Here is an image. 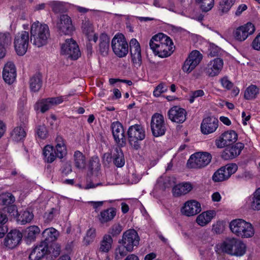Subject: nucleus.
Listing matches in <instances>:
<instances>
[{"instance_id": "obj_1", "label": "nucleus", "mask_w": 260, "mask_h": 260, "mask_svg": "<svg viewBox=\"0 0 260 260\" xmlns=\"http://www.w3.org/2000/svg\"><path fill=\"white\" fill-rule=\"evenodd\" d=\"M149 46L153 53L161 58L170 56L174 51L172 40L162 33L153 36L150 40Z\"/></svg>"}, {"instance_id": "obj_2", "label": "nucleus", "mask_w": 260, "mask_h": 260, "mask_svg": "<svg viewBox=\"0 0 260 260\" xmlns=\"http://www.w3.org/2000/svg\"><path fill=\"white\" fill-rule=\"evenodd\" d=\"M232 232L242 238L252 237L255 233L253 225L242 219L233 220L230 223Z\"/></svg>"}, {"instance_id": "obj_3", "label": "nucleus", "mask_w": 260, "mask_h": 260, "mask_svg": "<svg viewBox=\"0 0 260 260\" xmlns=\"http://www.w3.org/2000/svg\"><path fill=\"white\" fill-rule=\"evenodd\" d=\"M128 139L129 144L135 150L140 148L139 141L145 138V131L140 124H134L129 127L127 131Z\"/></svg>"}, {"instance_id": "obj_4", "label": "nucleus", "mask_w": 260, "mask_h": 260, "mask_svg": "<svg viewBox=\"0 0 260 260\" xmlns=\"http://www.w3.org/2000/svg\"><path fill=\"white\" fill-rule=\"evenodd\" d=\"M246 246L241 240L235 238L226 240L222 245V250L226 253L236 256H242L246 252Z\"/></svg>"}, {"instance_id": "obj_5", "label": "nucleus", "mask_w": 260, "mask_h": 260, "mask_svg": "<svg viewBox=\"0 0 260 260\" xmlns=\"http://www.w3.org/2000/svg\"><path fill=\"white\" fill-rule=\"evenodd\" d=\"M34 26L35 29V34H34V44L40 47L47 43L50 36L49 27L47 25L41 24L38 21L34 22Z\"/></svg>"}, {"instance_id": "obj_6", "label": "nucleus", "mask_w": 260, "mask_h": 260, "mask_svg": "<svg viewBox=\"0 0 260 260\" xmlns=\"http://www.w3.org/2000/svg\"><path fill=\"white\" fill-rule=\"evenodd\" d=\"M211 155L206 152H200L191 155L188 160L187 166L190 168L200 169L207 166L211 161Z\"/></svg>"}, {"instance_id": "obj_7", "label": "nucleus", "mask_w": 260, "mask_h": 260, "mask_svg": "<svg viewBox=\"0 0 260 260\" xmlns=\"http://www.w3.org/2000/svg\"><path fill=\"white\" fill-rule=\"evenodd\" d=\"M111 46L114 53L119 57H124L128 53V45L122 34H117L114 37Z\"/></svg>"}, {"instance_id": "obj_8", "label": "nucleus", "mask_w": 260, "mask_h": 260, "mask_svg": "<svg viewBox=\"0 0 260 260\" xmlns=\"http://www.w3.org/2000/svg\"><path fill=\"white\" fill-rule=\"evenodd\" d=\"M202 59L203 55L199 51L193 50L185 60L182 67V71L187 74L191 73L200 63Z\"/></svg>"}, {"instance_id": "obj_9", "label": "nucleus", "mask_w": 260, "mask_h": 260, "mask_svg": "<svg viewBox=\"0 0 260 260\" xmlns=\"http://www.w3.org/2000/svg\"><path fill=\"white\" fill-rule=\"evenodd\" d=\"M29 42V34L27 31H23L18 33L14 40V47L17 54L23 55L27 51Z\"/></svg>"}, {"instance_id": "obj_10", "label": "nucleus", "mask_w": 260, "mask_h": 260, "mask_svg": "<svg viewBox=\"0 0 260 260\" xmlns=\"http://www.w3.org/2000/svg\"><path fill=\"white\" fill-rule=\"evenodd\" d=\"M151 128L152 134L155 137L164 135L166 131L164 117L160 114H154L151 118Z\"/></svg>"}, {"instance_id": "obj_11", "label": "nucleus", "mask_w": 260, "mask_h": 260, "mask_svg": "<svg viewBox=\"0 0 260 260\" xmlns=\"http://www.w3.org/2000/svg\"><path fill=\"white\" fill-rule=\"evenodd\" d=\"M237 169L238 166L236 164H228L215 172L212 176V179L215 182L223 181L235 173Z\"/></svg>"}, {"instance_id": "obj_12", "label": "nucleus", "mask_w": 260, "mask_h": 260, "mask_svg": "<svg viewBox=\"0 0 260 260\" xmlns=\"http://www.w3.org/2000/svg\"><path fill=\"white\" fill-rule=\"evenodd\" d=\"M61 53L76 60L80 56V51L76 42L72 39H67L61 46Z\"/></svg>"}, {"instance_id": "obj_13", "label": "nucleus", "mask_w": 260, "mask_h": 260, "mask_svg": "<svg viewBox=\"0 0 260 260\" xmlns=\"http://www.w3.org/2000/svg\"><path fill=\"white\" fill-rule=\"evenodd\" d=\"M223 61L220 58L211 60L204 67L203 71L206 76L213 77L218 75L222 69Z\"/></svg>"}, {"instance_id": "obj_14", "label": "nucleus", "mask_w": 260, "mask_h": 260, "mask_svg": "<svg viewBox=\"0 0 260 260\" xmlns=\"http://www.w3.org/2000/svg\"><path fill=\"white\" fill-rule=\"evenodd\" d=\"M56 26L61 35H71L74 30L71 18L65 14L60 16Z\"/></svg>"}, {"instance_id": "obj_15", "label": "nucleus", "mask_w": 260, "mask_h": 260, "mask_svg": "<svg viewBox=\"0 0 260 260\" xmlns=\"http://www.w3.org/2000/svg\"><path fill=\"white\" fill-rule=\"evenodd\" d=\"M139 241L140 238L136 231L130 229L123 233L121 242L120 243L125 245L128 249L133 250L134 247L139 245Z\"/></svg>"}, {"instance_id": "obj_16", "label": "nucleus", "mask_w": 260, "mask_h": 260, "mask_svg": "<svg viewBox=\"0 0 260 260\" xmlns=\"http://www.w3.org/2000/svg\"><path fill=\"white\" fill-rule=\"evenodd\" d=\"M22 236V234L19 230H11L5 238L4 245L9 249H13L20 243Z\"/></svg>"}, {"instance_id": "obj_17", "label": "nucleus", "mask_w": 260, "mask_h": 260, "mask_svg": "<svg viewBox=\"0 0 260 260\" xmlns=\"http://www.w3.org/2000/svg\"><path fill=\"white\" fill-rule=\"evenodd\" d=\"M254 31L255 27L254 25L250 22H248L237 28L234 31V36L236 40L239 41H244Z\"/></svg>"}, {"instance_id": "obj_18", "label": "nucleus", "mask_w": 260, "mask_h": 260, "mask_svg": "<svg viewBox=\"0 0 260 260\" xmlns=\"http://www.w3.org/2000/svg\"><path fill=\"white\" fill-rule=\"evenodd\" d=\"M238 138L237 134L233 130L225 132L215 141V144L218 148H223L235 143Z\"/></svg>"}, {"instance_id": "obj_19", "label": "nucleus", "mask_w": 260, "mask_h": 260, "mask_svg": "<svg viewBox=\"0 0 260 260\" xmlns=\"http://www.w3.org/2000/svg\"><path fill=\"white\" fill-rule=\"evenodd\" d=\"M130 54L132 61L135 66L140 67L142 62L140 44L136 39L133 38L129 42Z\"/></svg>"}, {"instance_id": "obj_20", "label": "nucleus", "mask_w": 260, "mask_h": 260, "mask_svg": "<svg viewBox=\"0 0 260 260\" xmlns=\"http://www.w3.org/2000/svg\"><path fill=\"white\" fill-rule=\"evenodd\" d=\"M218 120L214 116L204 118L201 124V132L204 135L214 133L218 127Z\"/></svg>"}, {"instance_id": "obj_21", "label": "nucleus", "mask_w": 260, "mask_h": 260, "mask_svg": "<svg viewBox=\"0 0 260 260\" xmlns=\"http://www.w3.org/2000/svg\"><path fill=\"white\" fill-rule=\"evenodd\" d=\"M201 211L199 202L195 200L186 202L181 209L182 213L187 216H191L199 213Z\"/></svg>"}, {"instance_id": "obj_22", "label": "nucleus", "mask_w": 260, "mask_h": 260, "mask_svg": "<svg viewBox=\"0 0 260 260\" xmlns=\"http://www.w3.org/2000/svg\"><path fill=\"white\" fill-rule=\"evenodd\" d=\"M113 157V161L114 165L118 168L123 167L125 164L124 155L121 148L117 147L115 148L112 156L110 153H105L104 159L106 158V161L109 162Z\"/></svg>"}, {"instance_id": "obj_23", "label": "nucleus", "mask_w": 260, "mask_h": 260, "mask_svg": "<svg viewBox=\"0 0 260 260\" xmlns=\"http://www.w3.org/2000/svg\"><path fill=\"white\" fill-rule=\"evenodd\" d=\"M16 77V67L12 62L9 61L5 65L3 69V79L8 84H11L15 81Z\"/></svg>"}, {"instance_id": "obj_24", "label": "nucleus", "mask_w": 260, "mask_h": 260, "mask_svg": "<svg viewBox=\"0 0 260 260\" xmlns=\"http://www.w3.org/2000/svg\"><path fill=\"white\" fill-rule=\"evenodd\" d=\"M243 148V144L237 143L231 147L226 148L222 152L221 157L225 160L233 159L240 154Z\"/></svg>"}, {"instance_id": "obj_25", "label": "nucleus", "mask_w": 260, "mask_h": 260, "mask_svg": "<svg viewBox=\"0 0 260 260\" xmlns=\"http://www.w3.org/2000/svg\"><path fill=\"white\" fill-rule=\"evenodd\" d=\"M186 112L181 108L175 106L168 112L169 119L176 123H183L186 119Z\"/></svg>"}, {"instance_id": "obj_26", "label": "nucleus", "mask_w": 260, "mask_h": 260, "mask_svg": "<svg viewBox=\"0 0 260 260\" xmlns=\"http://www.w3.org/2000/svg\"><path fill=\"white\" fill-rule=\"evenodd\" d=\"M111 128L114 140L118 144H121L125 140L124 131L122 124L119 121L112 123Z\"/></svg>"}, {"instance_id": "obj_27", "label": "nucleus", "mask_w": 260, "mask_h": 260, "mask_svg": "<svg viewBox=\"0 0 260 260\" xmlns=\"http://www.w3.org/2000/svg\"><path fill=\"white\" fill-rule=\"evenodd\" d=\"M116 209L111 207L101 211L97 218L100 223L104 224L112 221L116 215Z\"/></svg>"}, {"instance_id": "obj_28", "label": "nucleus", "mask_w": 260, "mask_h": 260, "mask_svg": "<svg viewBox=\"0 0 260 260\" xmlns=\"http://www.w3.org/2000/svg\"><path fill=\"white\" fill-rule=\"evenodd\" d=\"M82 29L89 41H93L95 43L97 41L98 36L94 32L92 24L88 20L83 21Z\"/></svg>"}, {"instance_id": "obj_29", "label": "nucleus", "mask_w": 260, "mask_h": 260, "mask_svg": "<svg viewBox=\"0 0 260 260\" xmlns=\"http://www.w3.org/2000/svg\"><path fill=\"white\" fill-rule=\"evenodd\" d=\"M192 189V185L189 182H183L175 185L173 188V194L175 197H180L188 193Z\"/></svg>"}, {"instance_id": "obj_30", "label": "nucleus", "mask_w": 260, "mask_h": 260, "mask_svg": "<svg viewBox=\"0 0 260 260\" xmlns=\"http://www.w3.org/2000/svg\"><path fill=\"white\" fill-rule=\"evenodd\" d=\"M215 215L216 213L214 210L203 212L197 216L196 222L200 226H205L211 221Z\"/></svg>"}, {"instance_id": "obj_31", "label": "nucleus", "mask_w": 260, "mask_h": 260, "mask_svg": "<svg viewBox=\"0 0 260 260\" xmlns=\"http://www.w3.org/2000/svg\"><path fill=\"white\" fill-rule=\"evenodd\" d=\"M42 237L46 244L56 241L58 236L59 232L53 228H47L44 230L42 233Z\"/></svg>"}, {"instance_id": "obj_32", "label": "nucleus", "mask_w": 260, "mask_h": 260, "mask_svg": "<svg viewBox=\"0 0 260 260\" xmlns=\"http://www.w3.org/2000/svg\"><path fill=\"white\" fill-rule=\"evenodd\" d=\"M43 154L45 161L49 164L53 162L57 156L53 146L50 145L44 147Z\"/></svg>"}, {"instance_id": "obj_33", "label": "nucleus", "mask_w": 260, "mask_h": 260, "mask_svg": "<svg viewBox=\"0 0 260 260\" xmlns=\"http://www.w3.org/2000/svg\"><path fill=\"white\" fill-rule=\"evenodd\" d=\"M109 43V37L106 34H102L100 37L99 51L103 56L108 54Z\"/></svg>"}, {"instance_id": "obj_34", "label": "nucleus", "mask_w": 260, "mask_h": 260, "mask_svg": "<svg viewBox=\"0 0 260 260\" xmlns=\"http://www.w3.org/2000/svg\"><path fill=\"white\" fill-rule=\"evenodd\" d=\"M48 252V244L42 242L40 245L34 248V254L36 255L35 260H40Z\"/></svg>"}, {"instance_id": "obj_35", "label": "nucleus", "mask_w": 260, "mask_h": 260, "mask_svg": "<svg viewBox=\"0 0 260 260\" xmlns=\"http://www.w3.org/2000/svg\"><path fill=\"white\" fill-rule=\"evenodd\" d=\"M113 239L111 235H105L101 241L99 251L102 253L108 252L112 247Z\"/></svg>"}, {"instance_id": "obj_36", "label": "nucleus", "mask_w": 260, "mask_h": 260, "mask_svg": "<svg viewBox=\"0 0 260 260\" xmlns=\"http://www.w3.org/2000/svg\"><path fill=\"white\" fill-rule=\"evenodd\" d=\"M74 164L76 168L82 170L85 168L86 159L85 156L79 151H76L74 154Z\"/></svg>"}, {"instance_id": "obj_37", "label": "nucleus", "mask_w": 260, "mask_h": 260, "mask_svg": "<svg viewBox=\"0 0 260 260\" xmlns=\"http://www.w3.org/2000/svg\"><path fill=\"white\" fill-rule=\"evenodd\" d=\"M26 136L24 128L21 126H16L10 133V137L15 142H19L22 140Z\"/></svg>"}, {"instance_id": "obj_38", "label": "nucleus", "mask_w": 260, "mask_h": 260, "mask_svg": "<svg viewBox=\"0 0 260 260\" xmlns=\"http://www.w3.org/2000/svg\"><path fill=\"white\" fill-rule=\"evenodd\" d=\"M259 93V88L255 85L249 86L244 92V98L247 100L255 99Z\"/></svg>"}, {"instance_id": "obj_39", "label": "nucleus", "mask_w": 260, "mask_h": 260, "mask_svg": "<svg viewBox=\"0 0 260 260\" xmlns=\"http://www.w3.org/2000/svg\"><path fill=\"white\" fill-rule=\"evenodd\" d=\"M250 207L254 210H260V187L257 188L253 193Z\"/></svg>"}, {"instance_id": "obj_40", "label": "nucleus", "mask_w": 260, "mask_h": 260, "mask_svg": "<svg viewBox=\"0 0 260 260\" xmlns=\"http://www.w3.org/2000/svg\"><path fill=\"white\" fill-rule=\"evenodd\" d=\"M52 106L51 104L48 102V98L45 99H42L36 104L35 110L39 111L41 113H45V112L49 110Z\"/></svg>"}, {"instance_id": "obj_41", "label": "nucleus", "mask_w": 260, "mask_h": 260, "mask_svg": "<svg viewBox=\"0 0 260 260\" xmlns=\"http://www.w3.org/2000/svg\"><path fill=\"white\" fill-rule=\"evenodd\" d=\"M196 2L202 11L205 12L211 10L214 4V0H196Z\"/></svg>"}, {"instance_id": "obj_42", "label": "nucleus", "mask_w": 260, "mask_h": 260, "mask_svg": "<svg viewBox=\"0 0 260 260\" xmlns=\"http://www.w3.org/2000/svg\"><path fill=\"white\" fill-rule=\"evenodd\" d=\"M119 245L115 249L116 257L117 259H120L127 254L128 252H131L132 249H129L124 244Z\"/></svg>"}, {"instance_id": "obj_43", "label": "nucleus", "mask_w": 260, "mask_h": 260, "mask_svg": "<svg viewBox=\"0 0 260 260\" xmlns=\"http://www.w3.org/2000/svg\"><path fill=\"white\" fill-rule=\"evenodd\" d=\"M235 0H221L219 3V10L223 13L228 12L234 5Z\"/></svg>"}, {"instance_id": "obj_44", "label": "nucleus", "mask_w": 260, "mask_h": 260, "mask_svg": "<svg viewBox=\"0 0 260 260\" xmlns=\"http://www.w3.org/2000/svg\"><path fill=\"white\" fill-rule=\"evenodd\" d=\"M43 84L42 77L39 72H37L34 76V92L38 91Z\"/></svg>"}, {"instance_id": "obj_45", "label": "nucleus", "mask_w": 260, "mask_h": 260, "mask_svg": "<svg viewBox=\"0 0 260 260\" xmlns=\"http://www.w3.org/2000/svg\"><path fill=\"white\" fill-rule=\"evenodd\" d=\"M11 44V37L8 32H0V45L5 47Z\"/></svg>"}, {"instance_id": "obj_46", "label": "nucleus", "mask_w": 260, "mask_h": 260, "mask_svg": "<svg viewBox=\"0 0 260 260\" xmlns=\"http://www.w3.org/2000/svg\"><path fill=\"white\" fill-rule=\"evenodd\" d=\"M36 135L40 139H46L48 136L47 127L44 125L39 126L36 129Z\"/></svg>"}, {"instance_id": "obj_47", "label": "nucleus", "mask_w": 260, "mask_h": 260, "mask_svg": "<svg viewBox=\"0 0 260 260\" xmlns=\"http://www.w3.org/2000/svg\"><path fill=\"white\" fill-rule=\"evenodd\" d=\"M89 167L92 172H98L101 168L99 159L97 157H92L90 160Z\"/></svg>"}, {"instance_id": "obj_48", "label": "nucleus", "mask_w": 260, "mask_h": 260, "mask_svg": "<svg viewBox=\"0 0 260 260\" xmlns=\"http://www.w3.org/2000/svg\"><path fill=\"white\" fill-rule=\"evenodd\" d=\"M205 95V92L202 89H198L197 90L191 91L189 93V101L190 103L194 102V100L200 97H202Z\"/></svg>"}, {"instance_id": "obj_49", "label": "nucleus", "mask_w": 260, "mask_h": 260, "mask_svg": "<svg viewBox=\"0 0 260 260\" xmlns=\"http://www.w3.org/2000/svg\"><path fill=\"white\" fill-rule=\"evenodd\" d=\"M24 240L28 245L32 242V226H29L25 230L23 233Z\"/></svg>"}, {"instance_id": "obj_50", "label": "nucleus", "mask_w": 260, "mask_h": 260, "mask_svg": "<svg viewBox=\"0 0 260 260\" xmlns=\"http://www.w3.org/2000/svg\"><path fill=\"white\" fill-rule=\"evenodd\" d=\"M122 228L119 223L113 224L109 229V233L112 236H117L121 232Z\"/></svg>"}, {"instance_id": "obj_51", "label": "nucleus", "mask_w": 260, "mask_h": 260, "mask_svg": "<svg viewBox=\"0 0 260 260\" xmlns=\"http://www.w3.org/2000/svg\"><path fill=\"white\" fill-rule=\"evenodd\" d=\"M52 8L53 11L55 13H58L63 9V6L62 3L57 1H53L49 4Z\"/></svg>"}, {"instance_id": "obj_52", "label": "nucleus", "mask_w": 260, "mask_h": 260, "mask_svg": "<svg viewBox=\"0 0 260 260\" xmlns=\"http://www.w3.org/2000/svg\"><path fill=\"white\" fill-rule=\"evenodd\" d=\"M167 91V87L163 83H160L154 89L153 94L155 97H159L161 93Z\"/></svg>"}, {"instance_id": "obj_53", "label": "nucleus", "mask_w": 260, "mask_h": 260, "mask_svg": "<svg viewBox=\"0 0 260 260\" xmlns=\"http://www.w3.org/2000/svg\"><path fill=\"white\" fill-rule=\"evenodd\" d=\"M22 224H24L26 223L30 222L32 219V214L29 211H24L21 216Z\"/></svg>"}, {"instance_id": "obj_54", "label": "nucleus", "mask_w": 260, "mask_h": 260, "mask_svg": "<svg viewBox=\"0 0 260 260\" xmlns=\"http://www.w3.org/2000/svg\"><path fill=\"white\" fill-rule=\"evenodd\" d=\"M220 83L222 87L228 90L232 89L233 86V83L229 80L227 77H224L220 79Z\"/></svg>"}, {"instance_id": "obj_55", "label": "nucleus", "mask_w": 260, "mask_h": 260, "mask_svg": "<svg viewBox=\"0 0 260 260\" xmlns=\"http://www.w3.org/2000/svg\"><path fill=\"white\" fill-rule=\"evenodd\" d=\"M56 150V155L59 158H63L67 154L66 146H61L59 147H55Z\"/></svg>"}, {"instance_id": "obj_56", "label": "nucleus", "mask_w": 260, "mask_h": 260, "mask_svg": "<svg viewBox=\"0 0 260 260\" xmlns=\"http://www.w3.org/2000/svg\"><path fill=\"white\" fill-rule=\"evenodd\" d=\"M48 99V102L51 104L52 107L53 106L61 104L63 101V98L62 96L49 98Z\"/></svg>"}, {"instance_id": "obj_57", "label": "nucleus", "mask_w": 260, "mask_h": 260, "mask_svg": "<svg viewBox=\"0 0 260 260\" xmlns=\"http://www.w3.org/2000/svg\"><path fill=\"white\" fill-rule=\"evenodd\" d=\"M252 47L254 50H260V33L253 40Z\"/></svg>"}, {"instance_id": "obj_58", "label": "nucleus", "mask_w": 260, "mask_h": 260, "mask_svg": "<svg viewBox=\"0 0 260 260\" xmlns=\"http://www.w3.org/2000/svg\"><path fill=\"white\" fill-rule=\"evenodd\" d=\"M15 201L14 196L10 193L5 196V198H3V202L5 205H10L12 204Z\"/></svg>"}, {"instance_id": "obj_59", "label": "nucleus", "mask_w": 260, "mask_h": 260, "mask_svg": "<svg viewBox=\"0 0 260 260\" xmlns=\"http://www.w3.org/2000/svg\"><path fill=\"white\" fill-rule=\"evenodd\" d=\"M8 220V217L3 211H0V225H5Z\"/></svg>"}, {"instance_id": "obj_60", "label": "nucleus", "mask_w": 260, "mask_h": 260, "mask_svg": "<svg viewBox=\"0 0 260 260\" xmlns=\"http://www.w3.org/2000/svg\"><path fill=\"white\" fill-rule=\"evenodd\" d=\"M95 236V230L94 228H90L86 233V238H90L89 241L92 240Z\"/></svg>"}, {"instance_id": "obj_61", "label": "nucleus", "mask_w": 260, "mask_h": 260, "mask_svg": "<svg viewBox=\"0 0 260 260\" xmlns=\"http://www.w3.org/2000/svg\"><path fill=\"white\" fill-rule=\"evenodd\" d=\"M247 9V7L245 4H242L239 5L235 12V15L236 16H240L242 13L245 11Z\"/></svg>"}, {"instance_id": "obj_62", "label": "nucleus", "mask_w": 260, "mask_h": 260, "mask_svg": "<svg viewBox=\"0 0 260 260\" xmlns=\"http://www.w3.org/2000/svg\"><path fill=\"white\" fill-rule=\"evenodd\" d=\"M55 142L56 143L55 147H59L61 146H65L64 140L62 137L60 136H57L56 137Z\"/></svg>"}, {"instance_id": "obj_63", "label": "nucleus", "mask_w": 260, "mask_h": 260, "mask_svg": "<svg viewBox=\"0 0 260 260\" xmlns=\"http://www.w3.org/2000/svg\"><path fill=\"white\" fill-rule=\"evenodd\" d=\"M6 124L0 120V139L4 135L6 131Z\"/></svg>"}, {"instance_id": "obj_64", "label": "nucleus", "mask_w": 260, "mask_h": 260, "mask_svg": "<svg viewBox=\"0 0 260 260\" xmlns=\"http://www.w3.org/2000/svg\"><path fill=\"white\" fill-rule=\"evenodd\" d=\"M60 246L58 244H55L54 247V250L52 252V254L54 257H56L60 254Z\"/></svg>"}]
</instances>
